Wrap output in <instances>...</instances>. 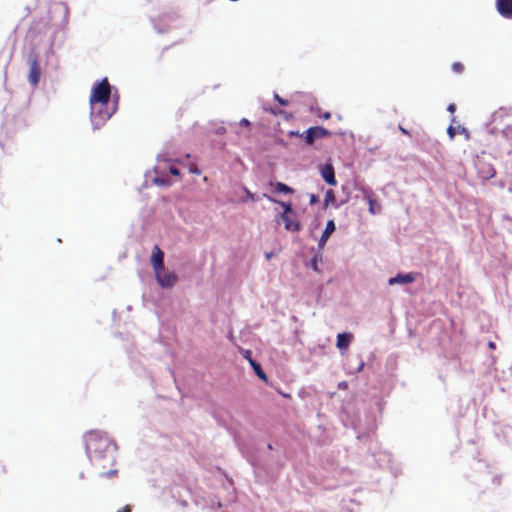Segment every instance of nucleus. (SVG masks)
<instances>
[{"mask_svg":"<svg viewBox=\"0 0 512 512\" xmlns=\"http://www.w3.org/2000/svg\"><path fill=\"white\" fill-rule=\"evenodd\" d=\"M86 452L90 461L105 469L115 462V450L106 434L90 431L85 436Z\"/></svg>","mask_w":512,"mask_h":512,"instance_id":"obj_1","label":"nucleus"},{"mask_svg":"<svg viewBox=\"0 0 512 512\" xmlns=\"http://www.w3.org/2000/svg\"><path fill=\"white\" fill-rule=\"evenodd\" d=\"M111 97V86L107 78H103L98 82L91 92L89 99L91 106V116L99 122H105L111 117V113L108 111L97 110V105H107Z\"/></svg>","mask_w":512,"mask_h":512,"instance_id":"obj_2","label":"nucleus"},{"mask_svg":"<svg viewBox=\"0 0 512 512\" xmlns=\"http://www.w3.org/2000/svg\"><path fill=\"white\" fill-rule=\"evenodd\" d=\"M306 144L313 145L315 140L330 136L331 132L321 126L310 127L304 132Z\"/></svg>","mask_w":512,"mask_h":512,"instance_id":"obj_3","label":"nucleus"},{"mask_svg":"<svg viewBox=\"0 0 512 512\" xmlns=\"http://www.w3.org/2000/svg\"><path fill=\"white\" fill-rule=\"evenodd\" d=\"M29 67H30V71H29V75H28L29 82L33 86H36L39 83L40 76H41V68H40L37 54H31L29 56Z\"/></svg>","mask_w":512,"mask_h":512,"instance_id":"obj_4","label":"nucleus"},{"mask_svg":"<svg viewBox=\"0 0 512 512\" xmlns=\"http://www.w3.org/2000/svg\"><path fill=\"white\" fill-rule=\"evenodd\" d=\"M158 283L163 287H171L176 284L177 276L174 272L165 268L155 273Z\"/></svg>","mask_w":512,"mask_h":512,"instance_id":"obj_5","label":"nucleus"},{"mask_svg":"<svg viewBox=\"0 0 512 512\" xmlns=\"http://www.w3.org/2000/svg\"><path fill=\"white\" fill-rule=\"evenodd\" d=\"M280 218L284 222V227L287 231L298 232L301 230L302 226L296 218V213L289 215L281 214Z\"/></svg>","mask_w":512,"mask_h":512,"instance_id":"obj_6","label":"nucleus"},{"mask_svg":"<svg viewBox=\"0 0 512 512\" xmlns=\"http://www.w3.org/2000/svg\"><path fill=\"white\" fill-rule=\"evenodd\" d=\"M163 260H164L163 251L159 248L158 245H155L153 248L152 256H151V264H152V267H153L155 273L162 270L163 268H165Z\"/></svg>","mask_w":512,"mask_h":512,"instance_id":"obj_7","label":"nucleus"},{"mask_svg":"<svg viewBox=\"0 0 512 512\" xmlns=\"http://www.w3.org/2000/svg\"><path fill=\"white\" fill-rule=\"evenodd\" d=\"M497 12L506 19H512V0H496Z\"/></svg>","mask_w":512,"mask_h":512,"instance_id":"obj_8","label":"nucleus"},{"mask_svg":"<svg viewBox=\"0 0 512 512\" xmlns=\"http://www.w3.org/2000/svg\"><path fill=\"white\" fill-rule=\"evenodd\" d=\"M417 276L416 273H408L405 275H397L396 277H392L388 280L389 285L394 284H409L415 280V277Z\"/></svg>","mask_w":512,"mask_h":512,"instance_id":"obj_9","label":"nucleus"},{"mask_svg":"<svg viewBox=\"0 0 512 512\" xmlns=\"http://www.w3.org/2000/svg\"><path fill=\"white\" fill-rule=\"evenodd\" d=\"M321 175L329 185H336L337 181L335 178V172L332 165H326L325 167H323L321 170Z\"/></svg>","mask_w":512,"mask_h":512,"instance_id":"obj_10","label":"nucleus"},{"mask_svg":"<svg viewBox=\"0 0 512 512\" xmlns=\"http://www.w3.org/2000/svg\"><path fill=\"white\" fill-rule=\"evenodd\" d=\"M353 339V335L351 333H340L337 336L336 346L340 350L348 349L351 341Z\"/></svg>","mask_w":512,"mask_h":512,"instance_id":"obj_11","label":"nucleus"},{"mask_svg":"<svg viewBox=\"0 0 512 512\" xmlns=\"http://www.w3.org/2000/svg\"><path fill=\"white\" fill-rule=\"evenodd\" d=\"M335 231V224L333 220H329L326 224L325 230L319 240V246L323 247L330 235Z\"/></svg>","mask_w":512,"mask_h":512,"instance_id":"obj_12","label":"nucleus"},{"mask_svg":"<svg viewBox=\"0 0 512 512\" xmlns=\"http://www.w3.org/2000/svg\"><path fill=\"white\" fill-rule=\"evenodd\" d=\"M365 199L368 201L369 212L371 214H376L381 210V206L376 203L375 199L373 198V193L371 191L365 192Z\"/></svg>","mask_w":512,"mask_h":512,"instance_id":"obj_13","label":"nucleus"},{"mask_svg":"<svg viewBox=\"0 0 512 512\" xmlns=\"http://www.w3.org/2000/svg\"><path fill=\"white\" fill-rule=\"evenodd\" d=\"M263 197L267 198L269 201H272V202H275V203H278L279 205H281L284 209L283 213L282 214H286V215H289V214H295V211L292 209V205L291 203H286V202H283V201H278L266 194L263 195Z\"/></svg>","mask_w":512,"mask_h":512,"instance_id":"obj_14","label":"nucleus"},{"mask_svg":"<svg viewBox=\"0 0 512 512\" xmlns=\"http://www.w3.org/2000/svg\"><path fill=\"white\" fill-rule=\"evenodd\" d=\"M459 133V134H468V131L465 127H462V126H458V127H454L452 125H450L448 128H447V134L449 135V138L451 140H453L456 136V134Z\"/></svg>","mask_w":512,"mask_h":512,"instance_id":"obj_15","label":"nucleus"},{"mask_svg":"<svg viewBox=\"0 0 512 512\" xmlns=\"http://www.w3.org/2000/svg\"><path fill=\"white\" fill-rule=\"evenodd\" d=\"M275 191L276 192H279V193H284V194H291L294 192V190L289 187L288 185L282 183V182H277L275 185Z\"/></svg>","mask_w":512,"mask_h":512,"instance_id":"obj_16","label":"nucleus"},{"mask_svg":"<svg viewBox=\"0 0 512 512\" xmlns=\"http://www.w3.org/2000/svg\"><path fill=\"white\" fill-rule=\"evenodd\" d=\"M336 200L333 190H327L325 193L324 203L328 206L330 203H334Z\"/></svg>","mask_w":512,"mask_h":512,"instance_id":"obj_17","label":"nucleus"},{"mask_svg":"<svg viewBox=\"0 0 512 512\" xmlns=\"http://www.w3.org/2000/svg\"><path fill=\"white\" fill-rule=\"evenodd\" d=\"M254 371H255V373L257 374V376H258L260 379H262V380H264V381H267V375H266V373L262 370V368H261V365H260V364L255 365Z\"/></svg>","mask_w":512,"mask_h":512,"instance_id":"obj_18","label":"nucleus"},{"mask_svg":"<svg viewBox=\"0 0 512 512\" xmlns=\"http://www.w3.org/2000/svg\"><path fill=\"white\" fill-rule=\"evenodd\" d=\"M495 176V170L492 166H487V172H482V177L485 179H490Z\"/></svg>","mask_w":512,"mask_h":512,"instance_id":"obj_19","label":"nucleus"},{"mask_svg":"<svg viewBox=\"0 0 512 512\" xmlns=\"http://www.w3.org/2000/svg\"><path fill=\"white\" fill-rule=\"evenodd\" d=\"M452 69H453L454 72L460 74V73H462L464 71V66L460 62H454L452 64Z\"/></svg>","mask_w":512,"mask_h":512,"instance_id":"obj_20","label":"nucleus"},{"mask_svg":"<svg viewBox=\"0 0 512 512\" xmlns=\"http://www.w3.org/2000/svg\"><path fill=\"white\" fill-rule=\"evenodd\" d=\"M154 182L159 185V186H168L170 185V181L169 180H165V179H162V178H159V177H156L154 179Z\"/></svg>","mask_w":512,"mask_h":512,"instance_id":"obj_21","label":"nucleus"},{"mask_svg":"<svg viewBox=\"0 0 512 512\" xmlns=\"http://www.w3.org/2000/svg\"><path fill=\"white\" fill-rule=\"evenodd\" d=\"M189 172L192 174L200 175L201 170L198 168L196 164H191L189 167Z\"/></svg>","mask_w":512,"mask_h":512,"instance_id":"obj_22","label":"nucleus"},{"mask_svg":"<svg viewBox=\"0 0 512 512\" xmlns=\"http://www.w3.org/2000/svg\"><path fill=\"white\" fill-rule=\"evenodd\" d=\"M274 98H275V100H276L279 104H281V105H283V106L288 105V101H287V100H285V99H283V98H281L278 94H275V95H274Z\"/></svg>","mask_w":512,"mask_h":512,"instance_id":"obj_23","label":"nucleus"},{"mask_svg":"<svg viewBox=\"0 0 512 512\" xmlns=\"http://www.w3.org/2000/svg\"><path fill=\"white\" fill-rule=\"evenodd\" d=\"M169 172L172 174V175H175V176H179L180 175V172L179 170L174 167V166H170L169 168Z\"/></svg>","mask_w":512,"mask_h":512,"instance_id":"obj_24","label":"nucleus"},{"mask_svg":"<svg viewBox=\"0 0 512 512\" xmlns=\"http://www.w3.org/2000/svg\"><path fill=\"white\" fill-rule=\"evenodd\" d=\"M239 124H240V125H243V126H245V127H250V125H251V124H250V121H249V120H247V119H245V118L241 119V120H240V122H239Z\"/></svg>","mask_w":512,"mask_h":512,"instance_id":"obj_25","label":"nucleus"},{"mask_svg":"<svg viewBox=\"0 0 512 512\" xmlns=\"http://www.w3.org/2000/svg\"><path fill=\"white\" fill-rule=\"evenodd\" d=\"M447 110L453 114L456 111V105L454 103L449 104Z\"/></svg>","mask_w":512,"mask_h":512,"instance_id":"obj_26","label":"nucleus"},{"mask_svg":"<svg viewBox=\"0 0 512 512\" xmlns=\"http://www.w3.org/2000/svg\"><path fill=\"white\" fill-rule=\"evenodd\" d=\"M398 128L404 135L411 136L410 132L407 129H405L402 125H399Z\"/></svg>","mask_w":512,"mask_h":512,"instance_id":"obj_27","label":"nucleus"},{"mask_svg":"<svg viewBox=\"0 0 512 512\" xmlns=\"http://www.w3.org/2000/svg\"><path fill=\"white\" fill-rule=\"evenodd\" d=\"M317 261H318V256L315 255L314 258L312 259V267L314 270H318L317 268Z\"/></svg>","mask_w":512,"mask_h":512,"instance_id":"obj_28","label":"nucleus"},{"mask_svg":"<svg viewBox=\"0 0 512 512\" xmlns=\"http://www.w3.org/2000/svg\"><path fill=\"white\" fill-rule=\"evenodd\" d=\"M117 512H131V507L130 505H125L121 509L117 510Z\"/></svg>","mask_w":512,"mask_h":512,"instance_id":"obj_29","label":"nucleus"},{"mask_svg":"<svg viewBox=\"0 0 512 512\" xmlns=\"http://www.w3.org/2000/svg\"><path fill=\"white\" fill-rule=\"evenodd\" d=\"M318 202V197L315 194L310 195V203L314 204Z\"/></svg>","mask_w":512,"mask_h":512,"instance_id":"obj_30","label":"nucleus"},{"mask_svg":"<svg viewBox=\"0 0 512 512\" xmlns=\"http://www.w3.org/2000/svg\"><path fill=\"white\" fill-rule=\"evenodd\" d=\"M249 363L251 364L252 368L254 369L255 368V365H258L259 363L256 362L255 360L253 359H249Z\"/></svg>","mask_w":512,"mask_h":512,"instance_id":"obj_31","label":"nucleus"},{"mask_svg":"<svg viewBox=\"0 0 512 512\" xmlns=\"http://www.w3.org/2000/svg\"><path fill=\"white\" fill-rule=\"evenodd\" d=\"M247 196L249 199H251L252 201H255V196L254 194H252L251 192L247 191Z\"/></svg>","mask_w":512,"mask_h":512,"instance_id":"obj_32","label":"nucleus"},{"mask_svg":"<svg viewBox=\"0 0 512 512\" xmlns=\"http://www.w3.org/2000/svg\"><path fill=\"white\" fill-rule=\"evenodd\" d=\"M245 357H246V359H248V360H249V359H252V358H251V351H250V350H247V351L245 352Z\"/></svg>","mask_w":512,"mask_h":512,"instance_id":"obj_33","label":"nucleus"},{"mask_svg":"<svg viewBox=\"0 0 512 512\" xmlns=\"http://www.w3.org/2000/svg\"><path fill=\"white\" fill-rule=\"evenodd\" d=\"M267 260H270L273 257V252H269L265 254Z\"/></svg>","mask_w":512,"mask_h":512,"instance_id":"obj_34","label":"nucleus"},{"mask_svg":"<svg viewBox=\"0 0 512 512\" xmlns=\"http://www.w3.org/2000/svg\"><path fill=\"white\" fill-rule=\"evenodd\" d=\"M331 114L329 112L325 113L322 117L323 119H329Z\"/></svg>","mask_w":512,"mask_h":512,"instance_id":"obj_35","label":"nucleus"},{"mask_svg":"<svg viewBox=\"0 0 512 512\" xmlns=\"http://www.w3.org/2000/svg\"><path fill=\"white\" fill-rule=\"evenodd\" d=\"M225 132V128L224 127H220L218 130H217V133L219 134H222Z\"/></svg>","mask_w":512,"mask_h":512,"instance_id":"obj_36","label":"nucleus"},{"mask_svg":"<svg viewBox=\"0 0 512 512\" xmlns=\"http://www.w3.org/2000/svg\"><path fill=\"white\" fill-rule=\"evenodd\" d=\"M289 135H290V136L295 135V136H300V137L302 136V135H300L298 132H293V131H291V132L289 133Z\"/></svg>","mask_w":512,"mask_h":512,"instance_id":"obj_37","label":"nucleus"},{"mask_svg":"<svg viewBox=\"0 0 512 512\" xmlns=\"http://www.w3.org/2000/svg\"><path fill=\"white\" fill-rule=\"evenodd\" d=\"M116 473H117V470H112V471L107 472V475H114Z\"/></svg>","mask_w":512,"mask_h":512,"instance_id":"obj_38","label":"nucleus"},{"mask_svg":"<svg viewBox=\"0 0 512 512\" xmlns=\"http://www.w3.org/2000/svg\"><path fill=\"white\" fill-rule=\"evenodd\" d=\"M489 347H490L491 349H494V348H495V344H494V342H491V341H490V342H489Z\"/></svg>","mask_w":512,"mask_h":512,"instance_id":"obj_39","label":"nucleus"},{"mask_svg":"<svg viewBox=\"0 0 512 512\" xmlns=\"http://www.w3.org/2000/svg\"><path fill=\"white\" fill-rule=\"evenodd\" d=\"M451 122L452 123L456 122V118L454 116L451 118Z\"/></svg>","mask_w":512,"mask_h":512,"instance_id":"obj_40","label":"nucleus"}]
</instances>
